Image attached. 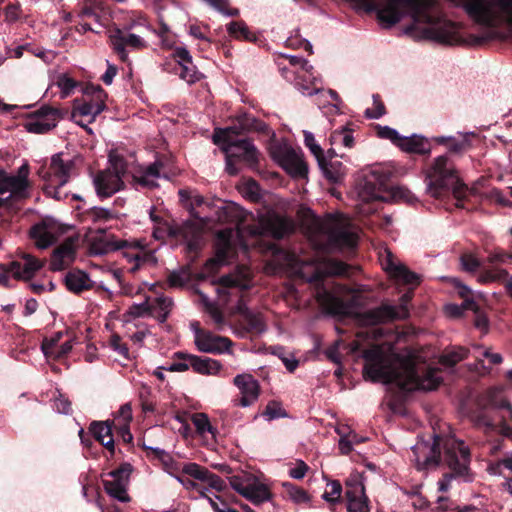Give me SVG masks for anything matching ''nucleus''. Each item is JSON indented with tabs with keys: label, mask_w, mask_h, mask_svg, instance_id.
Masks as SVG:
<instances>
[{
	"label": "nucleus",
	"mask_w": 512,
	"mask_h": 512,
	"mask_svg": "<svg viewBox=\"0 0 512 512\" xmlns=\"http://www.w3.org/2000/svg\"><path fill=\"white\" fill-rule=\"evenodd\" d=\"M362 357L364 376L372 382L395 383L405 391H432L443 380L440 369L420 371L411 359L389 354L378 345L364 350Z\"/></svg>",
	"instance_id": "1"
},
{
	"label": "nucleus",
	"mask_w": 512,
	"mask_h": 512,
	"mask_svg": "<svg viewBox=\"0 0 512 512\" xmlns=\"http://www.w3.org/2000/svg\"><path fill=\"white\" fill-rule=\"evenodd\" d=\"M432 441L418 439L416 444L411 446V461L419 471L435 470L440 463L446 464L452 471L447 473L438 482V490L445 492L449 489L450 482L455 476L463 477L465 481H470L468 475L470 452L465 443L456 439L454 436H448L444 439L434 434Z\"/></svg>",
	"instance_id": "2"
},
{
	"label": "nucleus",
	"mask_w": 512,
	"mask_h": 512,
	"mask_svg": "<svg viewBox=\"0 0 512 512\" xmlns=\"http://www.w3.org/2000/svg\"><path fill=\"white\" fill-rule=\"evenodd\" d=\"M484 32L482 40L512 39V0H447Z\"/></svg>",
	"instance_id": "3"
},
{
	"label": "nucleus",
	"mask_w": 512,
	"mask_h": 512,
	"mask_svg": "<svg viewBox=\"0 0 512 512\" xmlns=\"http://www.w3.org/2000/svg\"><path fill=\"white\" fill-rule=\"evenodd\" d=\"M307 234L313 245L323 251L353 248L357 236L349 222L342 216L332 214L324 218L312 215L307 220Z\"/></svg>",
	"instance_id": "4"
},
{
	"label": "nucleus",
	"mask_w": 512,
	"mask_h": 512,
	"mask_svg": "<svg viewBox=\"0 0 512 512\" xmlns=\"http://www.w3.org/2000/svg\"><path fill=\"white\" fill-rule=\"evenodd\" d=\"M389 173L381 166H372L362 170L356 180L355 193L363 204L375 201L387 202L392 198L403 197L401 187L388 185Z\"/></svg>",
	"instance_id": "5"
},
{
	"label": "nucleus",
	"mask_w": 512,
	"mask_h": 512,
	"mask_svg": "<svg viewBox=\"0 0 512 512\" xmlns=\"http://www.w3.org/2000/svg\"><path fill=\"white\" fill-rule=\"evenodd\" d=\"M426 192L440 198L450 190L456 198H460L466 189L459 181L455 163L448 154L435 157L425 170Z\"/></svg>",
	"instance_id": "6"
},
{
	"label": "nucleus",
	"mask_w": 512,
	"mask_h": 512,
	"mask_svg": "<svg viewBox=\"0 0 512 512\" xmlns=\"http://www.w3.org/2000/svg\"><path fill=\"white\" fill-rule=\"evenodd\" d=\"M237 126L216 128L213 133L214 144L220 146L225 156L243 160L249 164L257 162L258 153L253 142L248 138L238 139Z\"/></svg>",
	"instance_id": "7"
},
{
	"label": "nucleus",
	"mask_w": 512,
	"mask_h": 512,
	"mask_svg": "<svg viewBox=\"0 0 512 512\" xmlns=\"http://www.w3.org/2000/svg\"><path fill=\"white\" fill-rule=\"evenodd\" d=\"M109 167L93 175V185L100 198H108L124 188L127 162L123 156L110 153Z\"/></svg>",
	"instance_id": "8"
},
{
	"label": "nucleus",
	"mask_w": 512,
	"mask_h": 512,
	"mask_svg": "<svg viewBox=\"0 0 512 512\" xmlns=\"http://www.w3.org/2000/svg\"><path fill=\"white\" fill-rule=\"evenodd\" d=\"M74 166L73 161H64L60 153L51 158L48 169L42 168L39 171L40 177L46 182L44 192L56 200H64L69 194L63 192L62 188L69 181L71 170Z\"/></svg>",
	"instance_id": "9"
},
{
	"label": "nucleus",
	"mask_w": 512,
	"mask_h": 512,
	"mask_svg": "<svg viewBox=\"0 0 512 512\" xmlns=\"http://www.w3.org/2000/svg\"><path fill=\"white\" fill-rule=\"evenodd\" d=\"M349 267L342 261L326 260L319 263L311 276L307 278L309 283L317 285V300L324 305L335 302L334 292L324 286V279L327 276H346Z\"/></svg>",
	"instance_id": "10"
},
{
	"label": "nucleus",
	"mask_w": 512,
	"mask_h": 512,
	"mask_svg": "<svg viewBox=\"0 0 512 512\" xmlns=\"http://www.w3.org/2000/svg\"><path fill=\"white\" fill-rule=\"evenodd\" d=\"M29 166L22 164L17 174L0 172V206L9 199L21 200L29 195Z\"/></svg>",
	"instance_id": "11"
},
{
	"label": "nucleus",
	"mask_w": 512,
	"mask_h": 512,
	"mask_svg": "<svg viewBox=\"0 0 512 512\" xmlns=\"http://www.w3.org/2000/svg\"><path fill=\"white\" fill-rule=\"evenodd\" d=\"M270 154L284 170L294 177H304L308 172L300 150L294 149L286 141H278L270 146Z\"/></svg>",
	"instance_id": "12"
},
{
	"label": "nucleus",
	"mask_w": 512,
	"mask_h": 512,
	"mask_svg": "<svg viewBox=\"0 0 512 512\" xmlns=\"http://www.w3.org/2000/svg\"><path fill=\"white\" fill-rule=\"evenodd\" d=\"M412 298L411 293H405L398 305L382 304L379 307L367 310L360 314V321L364 325H377L409 316L408 303Z\"/></svg>",
	"instance_id": "13"
},
{
	"label": "nucleus",
	"mask_w": 512,
	"mask_h": 512,
	"mask_svg": "<svg viewBox=\"0 0 512 512\" xmlns=\"http://www.w3.org/2000/svg\"><path fill=\"white\" fill-rule=\"evenodd\" d=\"M132 471L133 466L128 462H124L117 469L108 472L106 476L112 479L102 480L105 492L119 502H129L130 497L127 489Z\"/></svg>",
	"instance_id": "14"
},
{
	"label": "nucleus",
	"mask_w": 512,
	"mask_h": 512,
	"mask_svg": "<svg viewBox=\"0 0 512 512\" xmlns=\"http://www.w3.org/2000/svg\"><path fill=\"white\" fill-rule=\"evenodd\" d=\"M176 236H182L189 251H196L201 246L202 232L194 224H185L181 229L177 230L167 223L161 222V224L153 230V237L157 240H165L167 237Z\"/></svg>",
	"instance_id": "15"
},
{
	"label": "nucleus",
	"mask_w": 512,
	"mask_h": 512,
	"mask_svg": "<svg viewBox=\"0 0 512 512\" xmlns=\"http://www.w3.org/2000/svg\"><path fill=\"white\" fill-rule=\"evenodd\" d=\"M59 117L60 111L57 108L43 105L29 115L24 127L30 133L44 134L56 127Z\"/></svg>",
	"instance_id": "16"
},
{
	"label": "nucleus",
	"mask_w": 512,
	"mask_h": 512,
	"mask_svg": "<svg viewBox=\"0 0 512 512\" xmlns=\"http://www.w3.org/2000/svg\"><path fill=\"white\" fill-rule=\"evenodd\" d=\"M381 265L387 274L397 283L417 286L421 282V276L408 269L406 265L397 260L390 251L382 255Z\"/></svg>",
	"instance_id": "17"
},
{
	"label": "nucleus",
	"mask_w": 512,
	"mask_h": 512,
	"mask_svg": "<svg viewBox=\"0 0 512 512\" xmlns=\"http://www.w3.org/2000/svg\"><path fill=\"white\" fill-rule=\"evenodd\" d=\"M194 343L200 352L209 354L230 353L233 344L227 337L202 329L194 330Z\"/></svg>",
	"instance_id": "18"
},
{
	"label": "nucleus",
	"mask_w": 512,
	"mask_h": 512,
	"mask_svg": "<svg viewBox=\"0 0 512 512\" xmlns=\"http://www.w3.org/2000/svg\"><path fill=\"white\" fill-rule=\"evenodd\" d=\"M110 43L122 61L128 59L126 47L140 49L146 46V42L141 36L131 33L130 30L125 28L114 29L110 34Z\"/></svg>",
	"instance_id": "19"
},
{
	"label": "nucleus",
	"mask_w": 512,
	"mask_h": 512,
	"mask_svg": "<svg viewBox=\"0 0 512 512\" xmlns=\"http://www.w3.org/2000/svg\"><path fill=\"white\" fill-rule=\"evenodd\" d=\"M60 233L61 229L57 222L45 219L34 224L29 235L37 248L46 249L57 241Z\"/></svg>",
	"instance_id": "20"
},
{
	"label": "nucleus",
	"mask_w": 512,
	"mask_h": 512,
	"mask_svg": "<svg viewBox=\"0 0 512 512\" xmlns=\"http://www.w3.org/2000/svg\"><path fill=\"white\" fill-rule=\"evenodd\" d=\"M160 178H169L166 163L163 159H156L153 163H150L145 167H140L133 174L135 184L147 188H154L158 186L157 181Z\"/></svg>",
	"instance_id": "21"
},
{
	"label": "nucleus",
	"mask_w": 512,
	"mask_h": 512,
	"mask_svg": "<svg viewBox=\"0 0 512 512\" xmlns=\"http://www.w3.org/2000/svg\"><path fill=\"white\" fill-rule=\"evenodd\" d=\"M127 246V241L116 240L112 235L106 234L104 230L99 229L96 235L90 238L89 253L94 256H103Z\"/></svg>",
	"instance_id": "22"
},
{
	"label": "nucleus",
	"mask_w": 512,
	"mask_h": 512,
	"mask_svg": "<svg viewBox=\"0 0 512 512\" xmlns=\"http://www.w3.org/2000/svg\"><path fill=\"white\" fill-rule=\"evenodd\" d=\"M234 385L239 389L241 398L238 405L249 407L254 404L260 395V385L251 374H238L233 379Z\"/></svg>",
	"instance_id": "23"
},
{
	"label": "nucleus",
	"mask_w": 512,
	"mask_h": 512,
	"mask_svg": "<svg viewBox=\"0 0 512 512\" xmlns=\"http://www.w3.org/2000/svg\"><path fill=\"white\" fill-rule=\"evenodd\" d=\"M259 229V234L280 239L292 231L293 225L288 219L275 213H269L260 219Z\"/></svg>",
	"instance_id": "24"
},
{
	"label": "nucleus",
	"mask_w": 512,
	"mask_h": 512,
	"mask_svg": "<svg viewBox=\"0 0 512 512\" xmlns=\"http://www.w3.org/2000/svg\"><path fill=\"white\" fill-rule=\"evenodd\" d=\"M348 512H370L364 484L357 480L347 481L345 492Z\"/></svg>",
	"instance_id": "25"
},
{
	"label": "nucleus",
	"mask_w": 512,
	"mask_h": 512,
	"mask_svg": "<svg viewBox=\"0 0 512 512\" xmlns=\"http://www.w3.org/2000/svg\"><path fill=\"white\" fill-rule=\"evenodd\" d=\"M43 265V261L31 254L23 253L20 260L10 263V272L16 279L29 280L34 277Z\"/></svg>",
	"instance_id": "26"
},
{
	"label": "nucleus",
	"mask_w": 512,
	"mask_h": 512,
	"mask_svg": "<svg viewBox=\"0 0 512 512\" xmlns=\"http://www.w3.org/2000/svg\"><path fill=\"white\" fill-rule=\"evenodd\" d=\"M182 472L196 480L206 482L210 488L216 491H223L226 488V483L220 476L197 463H185L182 467Z\"/></svg>",
	"instance_id": "27"
},
{
	"label": "nucleus",
	"mask_w": 512,
	"mask_h": 512,
	"mask_svg": "<svg viewBox=\"0 0 512 512\" xmlns=\"http://www.w3.org/2000/svg\"><path fill=\"white\" fill-rule=\"evenodd\" d=\"M104 96V91L100 87H97L95 89V96L93 99L89 101H82L81 103L77 104L72 113L73 118H76L77 115H79L83 117H89L88 122H93L95 118L106 108L104 103Z\"/></svg>",
	"instance_id": "28"
},
{
	"label": "nucleus",
	"mask_w": 512,
	"mask_h": 512,
	"mask_svg": "<svg viewBox=\"0 0 512 512\" xmlns=\"http://www.w3.org/2000/svg\"><path fill=\"white\" fill-rule=\"evenodd\" d=\"M76 249L72 239H67L52 253L50 268L53 271L66 269L75 259Z\"/></svg>",
	"instance_id": "29"
},
{
	"label": "nucleus",
	"mask_w": 512,
	"mask_h": 512,
	"mask_svg": "<svg viewBox=\"0 0 512 512\" xmlns=\"http://www.w3.org/2000/svg\"><path fill=\"white\" fill-rule=\"evenodd\" d=\"M237 312L241 316L242 324L249 330L251 333L262 334L266 331L267 327L264 321V318L260 312H256L247 305L239 301L237 304Z\"/></svg>",
	"instance_id": "30"
},
{
	"label": "nucleus",
	"mask_w": 512,
	"mask_h": 512,
	"mask_svg": "<svg viewBox=\"0 0 512 512\" xmlns=\"http://www.w3.org/2000/svg\"><path fill=\"white\" fill-rule=\"evenodd\" d=\"M403 152L426 155L430 154L431 147L427 138L422 135L412 134L411 136H402L398 146Z\"/></svg>",
	"instance_id": "31"
},
{
	"label": "nucleus",
	"mask_w": 512,
	"mask_h": 512,
	"mask_svg": "<svg viewBox=\"0 0 512 512\" xmlns=\"http://www.w3.org/2000/svg\"><path fill=\"white\" fill-rule=\"evenodd\" d=\"M231 236V230H220L216 235L215 258L212 261L217 265H225L229 262Z\"/></svg>",
	"instance_id": "32"
},
{
	"label": "nucleus",
	"mask_w": 512,
	"mask_h": 512,
	"mask_svg": "<svg viewBox=\"0 0 512 512\" xmlns=\"http://www.w3.org/2000/svg\"><path fill=\"white\" fill-rule=\"evenodd\" d=\"M190 367L197 373L203 375H216L220 372L222 365L218 360L196 355H187Z\"/></svg>",
	"instance_id": "33"
},
{
	"label": "nucleus",
	"mask_w": 512,
	"mask_h": 512,
	"mask_svg": "<svg viewBox=\"0 0 512 512\" xmlns=\"http://www.w3.org/2000/svg\"><path fill=\"white\" fill-rule=\"evenodd\" d=\"M329 142L332 147L343 146L344 148H352L354 146L352 130L347 126L334 130L329 137ZM328 154L330 157L338 155L335 148H330L328 150Z\"/></svg>",
	"instance_id": "34"
},
{
	"label": "nucleus",
	"mask_w": 512,
	"mask_h": 512,
	"mask_svg": "<svg viewBox=\"0 0 512 512\" xmlns=\"http://www.w3.org/2000/svg\"><path fill=\"white\" fill-rule=\"evenodd\" d=\"M65 283L68 290L74 293H80L92 287V281L88 274L81 271H71L66 275Z\"/></svg>",
	"instance_id": "35"
},
{
	"label": "nucleus",
	"mask_w": 512,
	"mask_h": 512,
	"mask_svg": "<svg viewBox=\"0 0 512 512\" xmlns=\"http://www.w3.org/2000/svg\"><path fill=\"white\" fill-rule=\"evenodd\" d=\"M244 497L254 504H261L270 500L271 494L266 485L253 482L249 483Z\"/></svg>",
	"instance_id": "36"
},
{
	"label": "nucleus",
	"mask_w": 512,
	"mask_h": 512,
	"mask_svg": "<svg viewBox=\"0 0 512 512\" xmlns=\"http://www.w3.org/2000/svg\"><path fill=\"white\" fill-rule=\"evenodd\" d=\"M235 126L238 127V131L241 134L243 131H258L265 132L268 129V126L261 120L257 119L251 114L244 113L238 117V124Z\"/></svg>",
	"instance_id": "37"
},
{
	"label": "nucleus",
	"mask_w": 512,
	"mask_h": 512,
	"mask_svg": "<svg viewBox=\"0 0 512 512\" xmlns=\"http://www.w3.org/2000/svg\"><path fill=\"white\" fill-rule=\"evenodd\" d=\"M472 355L477 360L474 369L477 370L479 367L485 368L483 359H488L491 364H500L503 360L501 354L492 353L489 349L484 348L481 345H473Z\"/></svg>",
	"instance_id": "38"
},
{
	"label": "nucleus",
	"mask_w": 512,
	"mask_h": 512,
	"mask_svg": "<svg viewBox=\"0 0 512 512\" xmlns=\"http://www.w3.org/2000/svg\"><path fill=\"white\" fill-rule=\"evenodd\" d=\"M211 207V203L207 201L202 195L194 194L190 198V213L193 217L209 221L212 218L204 214L206 209Z\"/></svg>",
	"instance_id": "39"
},
{
	"label": "nucleus",
	"mask_w": 512,
	"mask_h": 512,
	"mask_svg": "<svg viewBox=\"0 0 512 512\" xmlns=\"http://www.w3.org/2000/svg\"><path fill=\"white\" fill-rule=\"evenodd\" d=\"M470 135L472 133L461 134L460 137H452V140L447 145V153L451 158L452 156H461L471 147Z\"/></svg>",
	"instance_id": "40"
},
{
	"label": "nucleus",
	"mask_w": 512,
	"mask_h": 512,
	"mask_svg": "<svg viewBox=\"0 0 512 512\" xmlns=\"http://www.w3.org/2000/svg\"><path fill=\"white\" fill-rule=\"evenodd\" d=\"M488 406L492 409L501 411L500 418L505 416V423L507 420H512V406L511 404L504 398L496 399V392L492 391L488 394Z\"/></svg>",
	"instance_id": "41"
},
{
	"label": "nucleus",
	"mask_w": 512,
	"mask_h": 512,
	"mask_svg": "<svg viewBox=\"0 0 512 512\" xmlns=\"http://www.w3.org/2000/svg\"><path fill=\"white\" fill-rule=\"evenodd\" d=\"M469 351L464 347H454L447 350L440 357V363L446 367H453L468 356Z\"/></svg>",
	"instance_id": "42"
},
{
	"label": "nucleus",
	"mask_w": 512,
	"mask_h": 512,
	"mask_svg": "<svg viewBox=\"0 0 512 512\" xmlns=\"http://www.w3.org/2000/svg\"><path fill=\"white\" fill-rule=\"evenodd\" d=\"M176 73H178L179 77L188 84H193L199 81L202 77V74L197 70L196 66L193 64V61L178 65Z\"/></svg>",
	"instance_id": "43"
},
{
	"label": "nucleus",
	"mask_w": 512,
	"mask_h": 512,
	"mask_svg": "<svg viewBox=\"0 0 512 512\" xmlns=\"http://www.w3.org/2000/svg\"><path fill=\"white\" fill-rule=\"evenodd\" d=\"M325 177L334 183L342 181L345 175V168L340 161H331L322 166Z\"/></svg>",
	"instance_id": "44"
},
{
	"label": "nucleus",
	"mask_w": 512,
	"mask_h": 512,
	"mask_svg": "<svg viewBox=\"0 0 512 512\" xmlns=\"http://www.w3.org/2000/svg\"><path fill=\"white\" fill-rule=\"evenodd\" d=\"M192 422L195 426L197 433L204 436L206 433L211 434L213 437L216 434V428L212 426L208 416L205 413H195L192 415Z\"/></svg>",
	"instance_id": "45"
},
{
	"label": "nucleus",
	"mask_w": 512,
	"mask_h": 512,
	"mask_svg": "<svg viewBox=\"0 0 512 512\" xmlns=\"http://www.w3.org/2000/svg\"><path fill=\"white\" fill-rule=\"evenodd\" d=\"M282 486L284 488V491H285L287 497L293 503L302 504V503H307L310 501V497L304 489L297 487L290 482H284Z\"/></svg>",
	"instance_id": "46"
},
{
	"label": "nucleus",
	"mask_w": 512,
	"mask_h": 512,
	"mask_svg": "<svg viewBox=\"0 0 512 512\" xmlns=\"http://www.w3.org/2000/svg\"><path fill=\"white\" fill-rule=\"evenodd\" d=\"M114 421H93L90 424L89 431L97 441H103L112 434V426Z\"/></svg>",
	"instance_id": "47"
},
{
	"label": "nucleus",
	"mask_w": 512,
	"mask_h": 512,
	"mask_svg": "<svg viewBox=\"0 0 512 512\" xmlns=\"http://www.w3.org/2000/svg\"><path fill=\"white\" fill-rule=\"evenodd\" d=\"M227 31L231 37L236 39L254 40L253 34L248 29L247 25L242 21H232L227 25Z\"/></svg>",
	"instance_id": "48"
},
{
	"label": "nucleus",
	"mask_w": 512,
	"mask_h": 512,
	"mask_svg": "<svg viewBox=\"0 0 512 512\" xmlns=\"http://www.w3.org/2000/svg\"><path fill=\"white\" fill-rule=\"evenodd\" d=\"M314 81L316 80L315 76H310L309 74L303 73L302 75L297 76V80L295 82L296 89L304 96H312L318 93H324V91L318 87H312L306 81Z\"/></svg>",
	"instance_id": "49"
},
{
	"label": "nucleus",
	"mask_w": 512,
	"mask_h": 512,
	"mask_svg": "<svg viewBox=\"0 0 512 512\" xmlns=\"http://www.w3.org/2000/svg\"><path fill=\"white\" fill-rule=\"evenodd\" d=\"M236 287L245 288V285L232 275H224L219 279V287L216 290L219 296L228 297L230 295L229 289Z\"/></svg>",
	"instance_id": "50"
},
{
	"label": "nucleus",
	"mask_w": 512,
	"mask_h": 512,
	"mask_svg": "<svg viewBox=\"0 0 512 512\" xmlns=\"http://www.w3.org/2000/svg\"><path fill=\"white\" fill-rule=\"evenodd\" d=\"M87 218L93 223L107 222L114 218L111 210L103 207H93L87 214Z\"/></svg>",
	"instance_id": "51"
},
{
	"label": "nucleus",
	"mask_w": 512,
	"mask_h": 512,
	"mask_svg": "<svg viewBox=\"0 0 512 512\" xmlns=\"http://www.w3.org/2000/svg\"><path fill=\"white\" fill-rule=\"evenodd\" d=\"M327 488H329V490H326L323 493L322 498L326 502L331 503V504H335V503L339 502L341 492H342V486H341L340 482L337 480L330 481L327 483Z\"/></svg>",
	"instance_id": "52"
},
{
	"label": "nucleus",
	"mask_w": 512,
	"mask_h": 512,
	"mask_svg": "<svg viewBox=\"0 0 512 512\" xmlns=\"http://www.w3.org/2000/svg\"><path fill=\"white\" fill-rule=\"evenodd\" d=\"M56 84L61 90L62 98L69 96L77 86V82L65 73L57 77Z\"/></svg>",
	"instance_id": "53"
},
{
	"label": "nucleus",
	"mask_w": 512,
	"mask_h": 512,
	"mask_svg": "<svg viewBox=\"0 0 512 512\" xmlns=\"http://www.w3.org/2000/svg\"><path fill=\"white\" fill-rule=\"evenodd\" d=\"M266 421L287 417L286 411L277 402H270L262 413Z\"/></svg>",
	"instance_id": "54"
},
{
	"label": "nucleus",
	"mask_w": 512,
	"mask_h": 512,
	"mask_svg": "<svg viewBox=\"0 0 512 512\" xmlns=\"http://www.w3.org/2000/svg\"><path fill=\"white\" fill-rule=\"evenodd\" d=\"M304 134V143L306 147L310 150V152L316 157L319 164L321 165V157L323 155V150L321 146L317 143L315 136L310 131H303Z\"/></svg>",
	"instance_id": "55"
},
{
	"label": "nucleus",
	"mask_w": 512,
	"mask_h": 512,
	"mask_svg": "<svg viewBox=\"0 0 512 512\" xmlns=\"http://www.w3.org/2000/svg\"><path fill=\"white\" fill-rule=\"evenodd\" d=\"M377 136L381 139L391 141L397 147L402 139V135H400L396 129L381 125L377 127Z\"/></svg>",
	"instance_id": "56"
},
{
	"label": "nucleus",
	"mask_w": 512,
	"mask_h": 512,
	"mask_svg": "<svg viewBox=\"0 0 512 512\" xmlns=\"http://www.w3.org/2000/svg\"><path fill=\"white\" fill-rule=\"evenodd\" d=\"M446 310L449 314L453 316H460L463 310H472L477 313L478 306L472 299H465L462 303V306H458L455 304H450L446 306Z\"/></svg>",
	"instance_id": "57"
},
{
	"label": "nucleus",
	"mask_w": 512,
	"mask_h": 512,
	"mask_svg": "<svg viewBox=\"0 0 512 512\" xmlns=\"http://www.w3.org/2000/svg\"><path fill=\"white\" fill-rule=\"evenodd\" d=\"M53 409L59 414L69 415L72 412L71 402L63 394L59 393L53 399Z\"/></svg>",
	"instance_id": "58"
},
{
	"label": "nucleus",
	"mask_w": 512,
	"mask_h": 512,
	"mask_svg": "<svg viewBox=\"0 0 512 512\" xmlns=\"http://www.w3.org/2000/svg\"><path fill=\"white\" fill-rule=\"evenodd\" d=\"M188 354L183 352H176L175 357L179 358L180 361L174 362L169 366L165 367L164 370L171 372H184L190 368V361H187L186 357Z\"/></svg>",
	"instance_id": "59"
},
{
	"label": "nucleus",
	"mask_w": 512,
	"mask_h": 512,
	"mask_svg": "<svg viewBox=\"0 0 512 512\" xmlns=\"http://www.w3.org/2000/svg\"><path fill=\"white\" fill-rule=\"evenodd\" d=\"M64 333L59 331L52 335L50 338H46L43 340L41 344V350L45 357H49V353H53V349H55L63 337Z\"/></svg>",
	"instance_id": "60"
},
{
	"label": "nucleus",
	"mask_w": 512,
	"mask_h": 512,
	"mask_svg": "<svg viewBox=\"0 0 512 512\" xmlns=\"http://www.w3.org/2000/svg\"><path fill=\"white\" fill-rule=\"evenodd\" d=\"M284 56L289 60L290 65L294 67H299L301 69L302 74L305 73L312 76L313 66L306 59L300 56L290 54Z\"/></svg>",
	"instance_id": "61"
},
{
	"label": "nucleus",
	"mask_w": 512,
	"mask_h": 512,
	"mask_svg": "<svg viewBox=\"0 0 512 512\" xmlns=\"http://www.w3.org/2000/svg\"><path fill=\"white\" fill-rule=\"evenodd\" d=\"M472 421L478 427H484L489 430H494L497 425L492 418H490L484 411H480L472 416Z\"/></svg>",
	"instance_id": "62"
},
{
	"label": "nucleus",
	"mask_w": 512,
	"mask_h": 512,
	"mask_svg": "<svg viewBox=\"0 0 512 512\" xmlns=\"http://www.w3.org/2000/svg\"><path fill=\"white\" fill-rule=\"evenodd\" d=\"M76 338L71 337L69 340L65 341L63 344H61L59 347H56L53 349V353H49V357H53L55 359H60L68 355L74 344H76Z\"/></svg>",
	"instance_id": "63"
},
{
	"label": "nucleus",
	"mask_w": 512,
	"mask_h": 512,
	"mask_svg": "<svg viewBox=\"0 0 512 512\" xmlns=\"http://www.w3.org/2000/svg\"><path fill=\"white\" fill-rule=\"evenodd\" d=\"M109 346L124 359H129V349L127 345L122 342L120 336L112 335L109 341Z\"/></svg>",
	"instance_id": "64"
}]
</instances>
